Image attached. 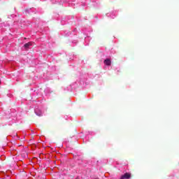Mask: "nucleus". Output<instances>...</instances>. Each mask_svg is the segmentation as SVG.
Listing matches in <instances>:
<instances>
[{
    "instance_id": "obj_1",
    "label": "nucleus",
    "mask_w": 179,
    "mask_h": 179,
    "mask_svg": "<svg viewBox=\"0 0 179 179\" xmlns=\"http://www.w3.org/2000/svg\"><path fill=\"white\" fill-rule=\"evenodd\" d=\"M131 178V173H125L120 177V179H129Z\"/></svg>"
},
{
    "instance_id": "obj_2",
    "label": "nucleus",
    "mask_w": 179,
    "mask_h": 179,
    "mask_svg": "<svg viewBox=\"0 0 179 179\" xmlns=\"http://www.w3.org/2000/svg\"><path fill=\"white\" fill-rule=\"evenodd\" d=\"M31 45H33V43L29 42L27 43H25L24 45V47L26 48V50H28V48H30V47H31Z\"/></svg>"
},
{
    "instance_id": "obj_3",
    "label": "nucleus",
    "mask_w": 179,
    "mask_h": 179,
    "mask_svg": "<svg viewBox=\"0 0 179 179\" xmlns=\"http://www.w3.org/2000/svg\"><path fill=\"white\" fill-rule=\"evenodd\" d=\"M104 64L105 65H108V66H110V65H111V60H110L109 59H106L104 61Z\"/></svg>"
},
{
    "instance_id": "obj_4",
    "label": "nucleus",
    "mask_w": 179,
    "mask_h": 179,
    "mask_svg": "<svg viewBox=\"0 0 179 179\" xmlns=\"http://www.w3.org/2000/svg\"><path fill=\"white\" fill-rule=\"evenodd\" d=\"M76 179H79V178H76Z\"/></svg>"
},
{
    "instance_id": "obj_5",
    "label": "nucleus",
    "mask_w": 179,
    "mask_h": 179,
    "mask_svg": "<svg viewBox=\"0 0 179 179\" xmlns=\"http://www.w3.org/2000/svg\"><path fill=\"white\" fill-rule=\"evenodd\" d=\"M0 83H1V80H0Z\"/></svg>"
}]
</instances>
